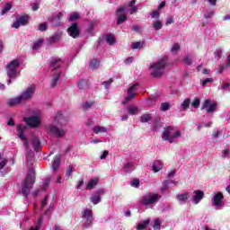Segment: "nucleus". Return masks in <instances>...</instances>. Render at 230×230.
<instances>
[{"label":"nucleus","mask_w":230,"mask_h":230,"mask_svg":"<svg viewBox=\"0 0 230 230\" xmlns=\"http://www.w3.org/2000/svg\"><path fill=\"white\" fill-rule=\"evenodd\" d=\"M69 123V118L63 115L62 112H58L53 118L52 123L49 124L48 130L54 137H64L67 134L66 127Z\"/></svg>","instance_id":"nucleus-1"},{"label":"nucleus","mask_w":230,"mask_h":230,"mask_svg":"<svg viewBox=\"0 0 230 230\" xmlns=\"http://www.w3.org/2000/svg\"><path fill=\"white\" fill-rule=\"evenodd\" d=\"M167 62H168V58L164 57L160 58L158 61L152 63L149 66V75H151V76H153L154 78H161V76L164 75Z\"/></svg>","instance_id":"nucleus-2"},{"label":"nucleus","mask_w":230,"mask_h":230,"mask_svg":"<svg viewBox=\"0 0 230 230\" xmlns=\"http://www.w3.org/2000/svg\"><path fill=\"white\" fill-rule=\"evenodd\" d=\"M182 137V133L181 130L175 128L174 127L169 126L164 128L162 133L163 141H168V143H179V138Z\"/></svg>","instance_id":"nucleus-3"},{"label":"nucleus","mask_w":230,"mask_h":230,"mask_svg":"<svg viewBox=\"0 0 230 230\" xmlns=\"http://www.w3.org/2000/svg\"><path fill=\"white\" fill-rule=\"evenodd\" d=\"M35 184V170L33 168L29 169L27 176L22 183V193L25 199H28L30 191L33 189Z\"/></svg>","instance_id":"nucleus-4"},{"label":"nucleus","mask_w":230,"mask_h":230,"mask_svg":"<svg viewBox=\"0 0 230 230\" xmlns=\"http://www.w3.org/2000/svg\"><path fill=\"white\" fill-rule=\"evenodd\" d=\"M160 199L161 196L159 194L149 192L142 197L140 204H142V206L149 208V206H154V204H157Z\"/></svg>","instance_id":"nucleus-5"},{"label":"nucleus","mask_w":230,"mask_h":230,"mask_svg":"<svg viewBox=\"0 0 230 230\" xmlns=\"http://www.w3.org/2000/svg\"><path fill=\"white\" fill-rule=\"evenodd\" d=\"M19 66L20 63L18 59H14L7 65V76L9 78L7 81L8 85L12 84V80L17 78V67Z\"/></svg>","instance_id":"nucleus-6"},{"label":"nucleus","mask_w":230,"mask_h":230,"mask_svg":"<svg viewBox=\"0 0 230 230\" xmlns=\"http://www.w3.org/2000/svg\"><path fill=\"white\" fill-rule=\"evenodd\" d=\"M27 129L28 127L23 124H19L16 128L19 139L23 142V146H25V148L27 150H30V141H28V137H26V135H24V132H26Z\"/></svg>","instance_id":"nucleus-7"},{"label":"nucleus","mask_w":230,"mask_h":230,"mask_svg":"<svg viewBox=\"0 0 230 230\" xmlns=\"http://www.w3.org/2000/svg\"><path fill=\"white\" fill-rule=\"evenodd\" d=\"M24 121L27 123L28 127L38 128V127H40V123L42 122V119H40V116L39 115H34L31 117H25Z\"/></svg>","instance_id":"nucleus-8"},{"label":"nucleus","mask_w":230,"mask_h":230,"mask_svg":"<svg viewBox=\"0 0 230 230\" xmlns=\"http://www.w3.org/2000/svg\"><path fill=\"white\" fill-rule=\"evenodd\" d=\"M83 220H84V227H85V229L91 227V226H93V210L91 209H85L83 212Z\"/></svg>","instance_id":"nucleus-9"},{"label":"nucleus","mask_w":230,"mask_h":230,"mask_svg":"<svg viewBox=\"0 0 230 230\" xmlns=\"http://www.w3.org/2000/svg\"><path fill=\"white\" fill-rule=\"evenodd\" d=\"M127 12V6H120L117 9V24L119 26L120 24H123L127 21V14L123 13Z\"/></svg>","instance_id":"nucleus-10"},{"label":"nucleus","mask_w":230,"mask_h":230,"mask_svg":"<svg viewBox=\"0 0 230 230\" xmlns=\"http://www.w3.org/2000/svg\"><path fill=\"white\" fill-rule=\"evenodd\" d=\"M33 94H35V86H31L20 94V98L22 102H28L33 98Z\"/></svg>","instance_id":"nucleus-11"},{"label":"nucleus","mask_w":230,"mask_h":230,"mask_svg":"<svg viewBox=\"0 0 230 230\" xmlns=\"http://www.w3.org/2000/svg\"><path fill=\"white\" fill-rule=\"evenodd\" d=\"M138 85L139 84L137 83L128 89V95L123 100V105H127V103H128L130 100H134V98H136V93H134V91H136V87H137Z\"/></svg>","instance_id":"nucleus-12"},{"label":"nucleus","mask_w":230,"mask_h":230,"mask_svg":"<svg viewBox=\"0 0 230 230\" xmlns=\"http://www.w3.org/2000/svg\"><path fill=\"white\" fill-rule=\"evenodd\" d=\"M30 21V17L28 15L25 16H20L16 18V21L13 24V28H15L18 30V28H21V26H26Z\"/></svg>","instance_id":"nucleus-13"},{"label":"nucleus","mask_w":230,"mask_h":230,"mask_svg":"<svg viewBox=\"0 0 230 230\" xmlns=\"http://www.w3.org/2000/svg\"><path fill=\"white\" fill-rule=\"evenodd\" d=\"M212 206L216 208H220V206H224V194L222 192H217L214 194L212 198Z\"/></svg>","instance_id":"nucleus-14"},{"label":"nucleus","mask_w":230,"mask_h":230,"mask_svg":"<svg viewBox=\"0 0 230 230\" xmlns=\"http://www.w3.org/2000/svg\"><path fill=\"white\" fill-rule=\"evenodd\" d=\"M217 106L218 105L217 104V102L211 103V100L207 99L203 102L201 109H206L207 112H208V114H211V112H214V111H216Z\"/></svg>","instance_id":"nucleus-15"},{"label":"nucleus","mask_w":230,"mask_h":230,"mask_svg":"<svg viewBox=\"0 0 230 230\" xmlns=\"http://www.w3.org/2000/svg\"><path fill=\"white\" fill-rule=\"evenodd\" d=\"M122 6H126V12H129L131 15H134V13H137V10H139V7L136 5V0H131Z\"/></svg>","instance_id":"nucleus-16"},{"label":"nucleus","mask_w":230,"mask_h":230,"mask_svg":"<svg viewBox=\"0 0 230 230\" xmlns=\"http://www.w3.org/2000/svg\"><path fill=\"white\" fill-rule=\"evenodd\" d=\"M63 64H64V61H62L61 58H52L49 63L51 71H55V69H58L59 67H62Z\"/></svg>","instance_id":"nucleus-17"},{"label":"nucleus","mask_w":230,"mask_h":230,"mask_svg":"<svg viewBox=\"0 0 230 230\" xmlns=\"http://www.w3.org/2000/svg\"><path fill=\"white\" fill-rule=\"evenodd\" d=\"M68 33L70 37H73V39H76L80 36V29H78L77 23H72V25L68 28Z\"/></svg>","instance_id":"nucleus-18"},{"label":"nucleus","mask_w":230,"mask_h":230,"mask_svg":"<svg viewBox=\"0 0 230 230\" xmlns=\"http://www.w3.org/2000/svg\"><path fill=\"white\" fill-rule=\"evenodd\" d=\"M204 199V191L195 190L192 193V202L193 204H199L200 200Z\"/></svg>","instance_id":"nucleus-19"},{"label":"nucleus","mask_w":230,"mask_h":230,"mask_svg":"<svg viewBox=\"0 0 230 230\" xmlns=\"http://www.w3.org/2000/svg\"><path fill=\"white\" fill-rule=\"evenodd\" d=\"M31 145L35 152H40V148H42V144L40 143V139L37 137H32Z\"/></svg>","instance_id":"nucleus-20"},{"label":"nucleus","mask_w":230,"mask_h":230,"mask_svg":"<svg viewBox=\"0 0 230 230\" xmlns=\"http://www.w3.org/2000/svg\"><path fill=\"white\" fill-rule=\"evenodd\" d=\"M64 76V73L62 72H56L53 74L52 79H51V86L57 87V84H58V80Z\"/></svg>","instance_id":"nucleus-21"},{"label":"nucleus","mask_w":230,"mask_h":230,"mask_svg":"<svg viewBox=\"0 0 230 230\" xmlns=\"http://www.w3.org/2000/svg\"><path fill=\"white\" fill-rule=\"evenodd\" d=\"M62 17H64V13H58L56 16L51 18V22L55 26H61L60 21H62Z\"/></svg>","instance_id":"nucleus-22"},{"label":"nucleus","mask_w":230,"mask_h":230,"mask_svg":"<svg viewBox=\"0 0 230 230\" xmlns=\"http://www.w3.org/2000/svg\"><path fill=\"white\" fill-rule=\"evenodd\" d=\"M20 103H22V100L20 95L7 101V105H9V107H15V105H19Z\"/></svg>","instance_id":"nucleus-23"},{"label":"nucleus","mask_w":230,"mask_h":230,"mask_svg":"<svg viewBox=\"0 0 230 230\" xmlns=\"http://www.w3.org/2000/svg\"><path fill=\"white\" fill-rule=\"evenodd\" d=\"M60 166V155H55L52 162V172H57Z\"/></svg>","instance_id":"nucleus-24"},{"label":"nucleus","mask_w":230,"mask_h":230,"mask_svg":"<svg viewBox=\"0 0 230 230\" xmlns=\"http://www.w3.org/2000/svg\"><path fill=\"white\" fill-rule=\"evenodd\" d=\"M98 182H100L99 178H92L88 181L86 185V190H93L95 186H98Z\"/></svg>","instance_id":"nucleus-25"},{"label":"nucleus","mask_w":230,"mask_h":230,"mask_svg":"<svg viewBox=\"0 0 230 230\" xmlns=\"http://www.w3.org/2000/svg\"><path fill=\"white\" fill-rule=\"evenodd\" d=\"M93 132L94 134H105V133L109 132V129H107V128H105L103 126H96L93 128Z\"/></svg>","instance_id":"nucleus-26"},{"label":"nucleus","mask_w":230,"mask_h":230,"mask_svg":"<svg viewBox=\"0 0 230 230\" xmlns=\"http://www.w3.org/2000/svg\"><path fill=\"white\" fill-rule=\"evenodd\" d=\"M171 184H175L177 185V181H169V180H165L163 182V186L161 188V191H166V190H168V188H170Z\"/></svg>","instance_id":"nucleus-27"},{"label":"nucleus","mask_w":230,"mask_h":230,"mask_svg":"<svg viewBox=\"0 0 230 230\" xmlns=\"http://www.w3.org/2000/svg\"><path fill=\"white\" fill-rule=\"evenodd\" d=\"M90 202H92V204H94V205L100 204V202H102V196H99V194L94 193L90 198Z\"/></svg>","instance_id":"nucleus-28"},{"label":"nucleus","mask_w":230,"mask_h":230,"mask_svg":"<svg viewBox=\"0 0 230 230\" xmlns=\"http://www.w3.org/2000/svg\"><path fill=\"white\" fill-rule=\"evenodd\" d=\"M153 170L155 173H157V172L160 170H163V163H161L159 160L155 161L153 164Z\"/></svg>","instance_id":"nucleus-29"},{"label":"nucleus","mask_w":230,"mask_h":230,"mask_svg":"<svg viewBox=\"0 0 230 230\" xmlns=\"http://www.w3.org/2000/svg\"><path fill=\"white\" fill-rule=\"evenodd\" d=\"M148 224H150V219H146V220L141 221V222L137 225V230L146 229V227L148 226Z\"/></svg>","instance_id":"nucleus-30"},{"label":"nucleus","mask_w":230,"mask_h":230,"mask_svg":"<svg viewBox=\"0 0 230 230\" xmlns=\"http://www.w3.org/2000/svg\"><path fill=\"white\" fill-rule=\"evenodd\" d=\"M176 199L178 201L181 202V204H185L186 201L188 200V193L178 194L176 196Z\"/></svg>","instance_id":"nucleus-31"},{"label":"nucleus","mask_w":230,"mask_h":230,"mask_svg":"<svg viewBox=\"0 0 230 230\" xmlns=\"http://www.w3.org/2000/svg\"><path fill=\"white\" fill-rule=\"evenodd\" d=\"M134 164L132 163H128L124 165L123 170L126 172V173H131V172H134Z\"/></svg>","instance_id":"nucleus-32"},{"label":"nucleus","mask_w":230,"mask_h":230,"mask_svg":"<svg viewBox=\"0 0 230 230\" xmlns=\"http://www.w3.org/2000/svg\"><path fill=\"white\" fill-rule=\"evenodd\" d=\"M42 216L38 219V222L35 226H31L29 230H40V227H42Z\"/></svg>","instance_id":"nucleus-33"},{"label":"nucleus","mask_w":230,"mask_h":230,"mask_svg":"<svg viewBox=\"0 0 230 230\" xmlns=\"http://www.w3.org/2000/svg\"><path fill=\"white\" fill-rule=\"evenodd\" d=\"M190 102L191 101L190 99H185L180 106L181 111H187V109L190 107Z\"/></svg>","instance_id":"nucleus-34"},{"label":"nucleus","mask_w":230,"mask_h":230,"mask_svg":"<svg viewBox=\"0 0 230 230\" xmlns=\"http://www.w3.org/2000/svg\"><path fill=\"white\" fill-rule=\"evenodd\" d=\"M152 119V115L150 113H146L140 117L141 123H148Z\"/></svg>","instance_id":"nucleus-35"},{"label":"nucleus","mask_w":230,"mask_h":230,"mask_svg":"<svg viewBox=\"0 0 230 230\" xmlns=\"http://www.w3.org/2000/svg\"><path fill=\"white\" fill-rule=\"evenodd\" d=\"M152 26L155 31H159L163 28V22L160 20L155 21V22L152 23Z\"/></svg>","instance_id":"nucleus-36"},{"label":"nucleus","mask_w":230,"mask_h":230,"mask_svg":"<svg viewBox=\"0 0 230 230\" xmlns=\"http://www.w3.org/2000/svg\"><path fill=\"white\" fill-rule=\"evenodd\" d=\"M90 67L94 71V69H98L100 67V60L99 59H93L90 62Z\"/></svg>","instance_id":"nucleus-37"},{"label":"nucleus","mask_w":230,"mask_h":230,"mask_svg":"<svg viewBox=\"0 0 230 230\" xmlns=\"http://www.w3.org/2000/svg\"><path fill=\"white\" fill-rule=\"evenodd\" d=\"M137 111H139V108H137L136 106H129L128 108V114H131L132 116L137 114Z\"/></svg>","instance_id":"nucleus-38"},{"label":"nucleus","mask_w":230,"mask_h":230,"mask_svg":"<svg viewBox=\"0 0 230 230\" xmlns=\"http://www.w3.org/2000/svg\"><path fill=\"white\" fill-rule=\"evenodd\" d=\"M106 42H108L110 46H112V44L116 42V39H114V36L112 34H108L106 36Z\"/></svg>","instance_id":"nucleus-39"},{"label":"nucleus","mask_w":230,"mask_h":230,"mask_svg":"<svg viewBox=\"0 0 230 230\" xmlns=\"http://www.w3.org/2000/svg\"><path fill=\"white\" fill-rule=\"evenodd\" d=\"M10 10H12V4L8 3L3 8L2 12H1V15H4V13H7V12H10Z\"/></svg>","instance_id":"nucleus-40"},{"label":"nucleus","mask_w":230,"mask_h":230,"mask_svg":"<svg viewBox=\"0 0 230 230\" xmlns=\"http://www.w3.org/2000/svg\"><path fill=\"white\" fill-rule=\"evenodd\" d=\"M78 89L82 90V89H87V81L85 80H81L79 81L78 84H77Z\"/></svg>","instance_id":"nucleus-41"},{"label":"nucleus","mask_w":230,"mask_h":230,"mask_svg":"<svg viewBox=\"0 0 230 230\" xmlns=\"http://www.w3.org/2000/svg\"><path fill=\"white\" fill-rule=\"evenodd\" d=\"M78 19H80V14L78 13H74L67 18V20L70 22L76 21Z\"/></svg>","instance_id":"nucleus-42"},{"label":"nucleus","mask_w":230,"mask_h":230,"mask_svg":"<svg viewBox=\"0 0 230 230\" xmlns=\"http://www.w3.org/2000/svg\"><path fill=\"white\" fill-rule=\"evenodd\" d=\"M162 112H166V111H170V102H163L161 104Z\"/></svg>","instance_id":"nucleus-43"},{"label":"nucleus","mask_w":230,"mask_h":230,"mask_svg":"<svg viewBox=\"0 0 230 230\" xmlns=\"http://www.w3.org/2000/svg\"><path fill=\"white\" fill-rule=\"evenodd\" d=\"M43 42H44V40H38L34 43V45H33V47H32V49H34L35 51H37V49H39L40 48V46H42Z\"/></svg>","instance_id":"nucleus-44"},{"label":"nucleus","mask_w":230,"mask_h":230,"mask_svg":"<svg viewBox=\"0 0 230 230\" xmlns=\"http://www.w3.org/2000/svg\"><path fill=\"white\" fill-rule=\"evenodd\" d=\"M60 40V35L57 34L52 36L49 39V44H55V42H58Z\"/></svg>","instance_id":"nucleus-45"},{"label":"nucleus","mask_w":230,"mask_h":230,"mask_svg":"<svg viewBox=\"0 0 230 230\" xmlns=\"http://www.w3.org/2000/svg\"><path fill=\"white\" fill-rule=\"evenodd\" d=\"M183 62H184V64H187V66H191V64H193V58H190V56H186L183 58Z\"/></svg>","instance_id":"nucleus-46"},{"label":"nucleus","mask_w":230,"mask_h":230,"mask_svg":"<svg viewBox=\"0 0 230 230\" xmlns=\"http://www.w3.org/2000/svg\"><path fill=\"white\" fill-rule=\"evenodd\" d=\"M153 228H154L155 230H160V229H161V220H160L159 218H156V219L155 220V224H154V226H153Z\"/></svg>","instance_id":"nucleus-47"},{"label":"nucleus","mask_w":230,"mask_h":230,"mask_svg":"<svg viewBox=\"0 0 230 230\" xmlns=\"http://www.w3.org/2000/svg\"><path fill=\"white\" fill-rule=\"evenodd\" d=\"M141 48H143L141 41H137L132 44V49H141Z\"/></svg>","instance_id":"nucleus-48"},{"label":"nucleus","mask_w":230,"mask_h":230,"mask_svg":"<svg viewBox=\"0 0 230 230\" xmlns=\"http://www.w3.org/2000/svg\"><path fill=\"white\" fill-rule=\"evenodd\" d=\"M40 31H46V30H48V22H41L39 25V29Z\"/></svg>","instance_id":"nucleus-49"},{"label":"nucleus","mask_w":230,"mask_h":230,"mask_svg":"<svg viewBox=\"0 0 230 230\" xmlns=\"http://www.w3.org/2000/svg\"><path fill=\"white\" fill-rule=\"evenodd\" d=\"M191 105L192 107H194V109H199V107L200 106V99L195 98Z\"/></svg>","instance_id":"nucleus-50"},{"label":"nucleus","mask_w":230,"mask_h":230,"mask_svg":"<svg viewBox=\"0 0 230 230\" xmlns=\"http://www.w3.org/2000/svg\"><path fill=\"white\" fill-rule=\"evenodd\" d=\"M214 15H215L214 11H208V12L205 13L204 18L205 19H211V17H213Z\"/></svg>","instance_id":"nucleus-51"},{"label":"nucleus","mask_w":230,"mask_h":230,"mask_svg":"<svg viewBox=\"0 0 230 230\" xmlns=\"http://www.w3.org/2000/svg\"><path fill=\"white\" fill-rule=\"evenodd\" d=\"M161 13L159 11H153L151 13L152 19H159Z\"/></svg>","instance_id":"nucleus-52"},{"label":"nucleus","mask_w":230,"mask_h":230,"mask_svg":"<svg viewBox=\"0 0 230 230\" xmlns=\"http://www.w3.org/2000/svg\"><path fill=\"white\" fill-rule=\"evenodd\" d=\"M179 49H181V46L179 45V43H175L172 46L171 51H172V53H177Z\"/></svg>","instance_id":"nucleus-53"},{"label":"nucleus","mask_w":230,"mask_h":230,"mask_svg":"<svg viewBox=\"0 0 230 230\" xmlns=\"http://www.w3.org/2000/svg\"><path fill=\"white\" fill-rule=\"evenodd\" d=\"M8 163V159L3 158L0 160V170H3L6 166V164Z\"/></svg>","instance_id":"nucleus-54"},{"label":"nucleus","mask_w":230,"mask_h":230,"mask_svg":"<svg viewBox=\"0 0 230 230\" xmlns=\"http://www.w3.org/2000/svg\"><path fill=\"white\" fill-rule=\"evenodd\" d=\"M112 82H114V80L112 78H111L108 81L102 82V85H104L105 89H109V85H111V84H112Z\"/></svg>","instance_id":"nucleus-55"},{"label":"nucleus","mask_w":230,"mask_h":230,"mask_svg":"<svg viewBox=\"0 0 230 230\" xmlns=\"http://www.w3.org/2000/svg\"><path fill=\"white\" fill-rule=\"evenodd\" d=\"M72 173H73V166L68 165L66 168V177H71Z\"/></svg>","instance_id":"nucleus-56"},{"label":"nucleus","mask_w":230,"mask_h":230,"mask_svg":"<svg viewBox=\"0 0 230 230\" xmlns=\"http://www.w3.org/2000/svg\"><path fill=\"white\" fill-rule=\"evenodd\" d=\"M215 57L216 58L220 59V58L222 57V49H217L215 51Z\"/></svg>","instance_id":"nucleus-57"},{"label":"nucleus","mask_w":230,"mask_h":230,"mask_svg":"<svg viewBox=\"0 0 230 230\" xmlns=\"http://www.w3.org/2000/svg\"><path fill=\"white\" fill-rule=\"evenodd\" d=\"M130 186H133V188H139V180H137V179L133 180L130 182Z\"/></svg>","instance_id":"nucleus-58"},{"label":"nucleus","mask_w":230,"mask_h":230,"mask_svg":"<svg viewBox=\"0 0 230 230\" xmlns=\"http://www.w3.org/2000/svg\"><path fill=\"white\" fill-rule=\"evenodd\" d=\"M213 82V78H207L201 82V85L206 86L208 84H211Z\"/></svg>","instance_id":"nucleus-59"},{"label":"nucleus","mask_w":230,"mask_h":230,"mask_svg":"<svg viewBox=\"0 0 230 230\" xmlns=\"http://www.w3.org/2000/svg\"><path fill=\"white\" fill-rule=\"evenodd\" d=\"M51 211H53V204L49 205V208L45 211V215H47V217H50Z\"/></svg>","instance_id":"nucleus-60"},{"label":"nucleus","mask_w":230,"mask_h":230,"mask_svg":"<svg viewBox=\"0 0 230 230\" xmlns=\"http://www.w3.org/2000/svg\"><path fill=\"white\" fill-rule=\"evenodd\" d=\"M94 28H96V22H92L89 25V28H88V31H93L94 30Z\"/></svg>","instance_id":"nucleus-61"},{"label":"nucleus","mask_w":230,"mask_h":230,"mask_svg":"<svg viewBox=\"0 0 230 230\" xmlns=\"http://www.w3.org/2000/svg\"><path fill=\"white\" fill-rule=\"evenodd\" d=\"M221 89H223V91H229V89H230V84H229L228 83H225V84L222 85Z\"/></svg>","instance_id":"nucleus-62"},{"label":"nucleus","mask_w":230,"mask_h":230,"mask_svg":"<svg viewBox=\"0 0 230 230\" xmlns=\"http://www.w3.org/2000/svg\"><path fill=\"white\" fill-rule=\"evenodd\" d=\"M229 150L225 149L222 151V157L226 158V157H229Z\"/></svg>","instance_id":"nucleus-63"},{"label":"nucleus","mask_w":230,"mask_h":230,"mask_svg":"<svg viewBox=\"0 0 230 230\" xmlns=\"http://www.w3.org/2000/svg\"><path fill=\"white\" fill-rule=\"evenodd\" d=\"M92 105H93V102H85L84 104V109H91V107H92Z\"/></svg>","instance_id":"nucleus-64"}]
</instances>
